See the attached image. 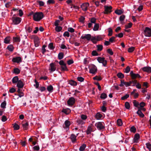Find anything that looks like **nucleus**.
<instances>
[{
    "instance_id": "nucleus-31",
    "label": "nucleus",
    "mask_w": 151,
    "mask_h": 151,
    "mask_svg": "<svg viewBox=\"0 0 151 151\" xmlns=\"http://www.w3.org/2000/svg\"><path fill=\"white\" fill-rule=\"evenodd\" d=\"M62 112L65 113L66 114H68L70 112V110L69 109H63L62 111Z\"/></svg>"
},
{
    "instance_id": "nucleus-40",
    "label": "nucleus",
    "mask_w": 151,
    "mask_h": 151,
    "mask_svg": "<svg viewBox=\"0 0 151 151\" xmlns=\"http://www.w3.org/2000/svg\"><path fill=\"white\" fill-rule=\"evenodd\" d=\"M117 124L119 126H121L122 124V120L120 119H119L117 120Z\"/></svg>"
},
{
    "instance_id": "nucleus-13",
    "label": "nucleus",
    "mask_w": 151,
    "mask_h": 151,
    "mask_svg": "<svg viewBox=\"0 0 151 151\" xmlns=\"http://www.w3.org/2000/svg\"><path fill=\"white\" fill-rule=\"evenodd\" d=\"M56 69L55 64L53 63H51L50 65L49 70L51 72L55 71Z\"/></svg>"
},
{
    "instance_id": "nucleus-27",
    "label": "nucleus",
    "mask_w": 151,
    "mask_h": 151,
    "mask_svg": "<svg viewBox=\"0 0 151 151\" xmlns=\"http://www.w3.org/2000/svg\"><path fill=\"white\" fill-rule=\"evenodd\" d=\"M10 41V37H8L5 38L4 40V42L6 44H9V43Z\"/></svg>"
},
{
    "instance_id": "nucleus-6",
    "label": "nucleus",
    "mask_w": 151,
    "mask_h": 151,
    "mask_svg": "<svg viewBox=\"0 0 151 151\" xmlns=\"http://www.w3.org/2000/svg\"><path fill=\"white\" fill-rule=\"evenodd\" d=\"M104 13L105 14H108L111 13L112 11V7L111 6H104Z\"/></svg>"
},
{
    "instance_id": "nucleus-59",
    "label": "nucleus",
    "mask_w": 151,
    "mask_h": 151,
    "mask_svg": "<svg viewBox=\"0 0 151 151\" xmlns=\"http://www.w3.org/2000/svg\"><path fill=\"white\" fill-rule=\"evenodd\" d=\"M132 23H129L128 25L125 26V28L128 29L131 28L132 25Z\"/></svg>"
},
{
    "instance_id": "nucleus-35",
    "label": "nucleus",
    "mask_w": 151,
    "mask_h": 151,
    "mask_svg": "<svg viewBox=\"0 0 151 151\" xmlns=\"http://www.w3.org/2000/svg\"><path fill=\"white\" fill-rule=\"evenodd\" d=\"M107 96L106 93H102L100 96V98L102 99H104L106 98Z\"/></svg>"
},
{
    "instance_id": "nucleus-32",
    "label": "nucleus",
    "mask_w": 151,
    "mask_h": 151,
    "mask_svg": "<svg viewBox=\"0 0 151 151\" xmlns=\"http://www.w3.org/2000/svg\"><path fill=\"white\" fill-rule=\"evenodd\" d=\"M132 79H134L136 78H139L140 77V75L137 74H134L132 76Z\"/></svg>"
},
{
    "instance_id": "nucleus-5",
    "label": "nucleus",
    "mask_w": 151,
    "mask_h": 151,
    "mask_svg": "<svg viewBox=\"0 0 151 151\" xmlns=\"http://www.w3.org/2000/svg\"><path fill=\"white\" fill-rule=\"evenodd\" d=\"M97 60L99 63H102L104 66H106L107 64V61L105 60L104 58L99 57L98 58Z\"/></svg>"
},
{
    "instance_id": "nucleus-17",
    "label": "nucleus",
    "mask_w": 151,
    "mask_h": 151,
    "mask_svg": "<svg viewBox=\"0 0 151 151\" xmlns=\"http://www.w3.org/2000/svg\"><path fill=\"white\" fill-rule=\"evenodd\" d=\"M21 58L20 57H16L12 59V61L15 63H19L21 61Z\"/></svg>"
},
{
    "instance_id": "nucleus-34",
    "label": "nucleus",
    "mask_w": 151,
    "mask_h": 151,
    "mask_svg": "<svg viewBox=\"0 0 151 151\" xmlns=\"http://www.w3.org/2000/svg\"><path fill=\"white\" fill-rule=\"evenodd\" d=\"M7 49L10 51L12 52L13 50L14 47L12 45H10L8 46Z\"/></svg>"
},
{
    "instance_id": "nucleus-19",
    "label": "nucleus",
    "mask_w": 151,
    "mask_h": 151,
    "mask_svg": "<svg viewBox=\"0 0 151 151\" xmlns=\"http://www.w3.org/2000/svg\"><path fill=\"white\" fill-rule=\"evenodd\" d=\"M139 138V134H136L134 136V142H135L137 143L138 142V140Z\"/></svg>"
},
{
    "instance_id": "nucleus-58",
    "label": "nucleus",
    "mask_w": 151,
    "mask_h": 151,
    "mask_svg": "<svg viewBox=\"0 0 151 151\" xmlns=\"http://www.w3.org/2000/svg\"><path fill=\"white\" fill-rule=\"evenodd\" d=\"M130 130L131 132L134 133L136 131V129L134 127L132 126L130 128Z\"/></svg>"
},
{
    "instance_id": "nucleus-2",
    "label": "nucleus",
    "mask_w": 151,
    "mask_h": 151,
    "mask_svg": "<svg viewBox=\"0 0 151 151\" xmlns=\"http://www.w3.org/2000/svg\"><path fill=\"white\" fill-rule=\"evenodd\" d=\"M13 15L12 18V24L14 25H17L19 24L21 22V19L19 17H16Z\"/></svg>"
},
{
    "instance_id": "nucleus-28",
    "label": "nucleus",
    "mask_w": 151,
    "mask_h": 151,
    "mask_svg": "<svg viewBox=\"0 0 151 151\" xmlns=\"http://www.w3.org/2000/svg\"><path fill=\"white\" fill-rule=\"evenodd\" d=\"M86 145L85 144H83L80 147L79 150L80 151H83L85 149L86 147Z\"/></svg>"
},
{
    "instance_id": "nucleus-52",
    "label": "nucleus",
    "mask_w": 151,
    "mask_h": 151,
    "mask_svg": "<svg viewBox=\"0 0 151 151\" xmlns=\"http://www.w3.org/2000/svg\"><path fill=\"white\" fill-rule=\"evenodd\" d=\"M133 103L134 105L136 107H138L139 105V103L135 100L134 101Z\"/></svg>"
},
{
    "instance_id": "nucleus-18",
    "label": "nucleus",
    "mask_w": 151,
    "mask_h": 151,
    "mask_svg": "<svg viewBox=\"0 0 151 151\" xmlns=\"http://www.w3.org/2000/svg\"><path fill=\"white\" fill-rule=\"evenodd\" d=\"M93 131L92 127L91 126H88L86 131V133L88 134H90L91 132Z\"/></svg>"
},
{
    "instance_id": "nucleus-25",
    "label": "nucleus",
    "mask_w": 151,
    "mask_h": 151,
    "mask_svg": "<svg viewBox=\"0 0 151 151\" xmlns=\"http://www.w3.org/2000/svg\"><path fill=\"white\" fill-rule=\"evenodd\" d=\"M99 24L95 23L93 29L94 31H97L99 30Z\"/></svg>"
},
{
    "instance_id": "nucleus-29",
    "label": "nucleus",
    "mask_w": 151,
    "mask_h": 151,
    "mask_svg": "<svg viewBox=\"0 0 151 151\" xmlns=\"http://www.w3.org/2000/svg\"><path fill=\"white\" fill-rule=\"evenodd\" d=\"M61 68L62 70L65 71V70H68V69L66 66V64H65L63 65H62L61 66Z\"/></svg>"
},
{
    "instance_id": "nucleus-53",
    "label": "nucleus",
    "mask_w": 151,
    "mask_h": 151,
    "mask_svg": "<svg viewBox=\"0 0 151 151\" xmlns=\"http://www.w3.org/2000/svg\"><path fill=\"white\" fill-rule=\"evenodd\" d=\"M48 47L50 49L53 50L54 49V47L52 43H50L49 44L48 46Z\"/></svg>"
},
{
    "instance_id": "nucleus-4",
    "label": "nucleus",
    "mask_w": 151,
    "mask_h": 151,
    "mask_svg": "<svg viewBox=\"0 0 151 151\" xmlns=\"http://www.w3.org/2000/svg\"><path fill=\"white\" fill-rule=\"evenodd\" d=\"M144 35L146 37H151V29L149 27H146L144 30Z\"/></svg>"
},
{
    "instance_id": "nucleus-64",
    "label": "nucleus",
    "mask_w": 151,
    "mask_h": 151,
    "mask_svg": "<svg viewBox=\"0 0 151 151\" xmlns=\"http://www.w3.org/2000/svg\"><path fill=\"white\" fill-rule=\"evenodd\" d=\"M33 149L34 150L38 151L40 149V147L38 145H36L34 147Z\"/></svg>"
},
{
    "instance_id": "nucleus-23",
    "label": "nucleus",
    "mask_w": 151,
    "mask_h": 151,
    "mask_svg": "<svg viewBox=\"0 0 151 151\" xmlns=\"http://www.w3.org/2000/svg\"><path fill=\"white\" fill-rule=\"evenodd\" d=\"M13 42H18L20 41V39L19 37H13Z\"/></svg>"
},
{
    "instance_id": "nucleus-45",
    "label": "nucleus",
    "mask_w": 151,
    "mask_h": 151,
    "mask_svg": "<svg viewBox=\"0 0 151 151\" xmlns=\"http://www.w3.org/2000/svg\"><path fill=\"white\" fill-rule=\"evenodd\" d=\"M14 129L15 130H17L19 129V126L17 124H15L14 126Z\"/></svg>"
},
{
    "instance_id": "nucleus-49",
    "label": "nucleus",
    "mask_w": 151,
    "mask_h": 151,
    "mask_svg": "<svg viewBox=\"0 0 151 151\" xmlns=\"http://www.w3.org/2000/svg\"><path fill=\"white\" fill-rule=\"evenodd\" d=\"M129 97V95L128 94H126L124 96L122 97L121 98V99L122 100H124L125 99H127Z\"/></svg>"
},
{
    "instance_id": "nucleus-51",
    "label": "nucleus",
    "mask_w": 151,
    "mask_h": 151,
    "mask_svg": "<svg viewBox=\"0 0 151 151\" xmlns=\"http://www.w3.org/2000/svg\"><path fill=\"white\" fill-rule=\"evenodd\" d=\"M131 82V85L133 84L132 86H134L135 84L137 83V81L135 80H134L132 81H130Z\"/></svg>"
},
{
    "instance_id": "nucleus-48",
    "label": "nucleus",
    "mask_w": 151,
    "mask_h": 151,
    "mask_svg": "<svg viewBox=\"0 0 151 151\" xmlns=\"http://www.w3.org/2000/svg\"><path fill=\"white\" fill-rule=\"evenodd\" d=\"M125 16L124 15H122L120 17L119 20L122 22L125 19Z\"/></svg>"
},
{
    "instance_id": "nucleus-36",
    "label": "nucleus",
    "mask_w": 151,
    "mask_h": 151,
    "mask_svg": "<svg viewBox=\"0 0 151 151\" xmlns=\"http://www.w3.org/2000/svg\"><path fill=\"white\" fill-rule=\"evenodd\" d=\"M117 75L118 77L120 78H122L124 77V75L121 73H118Z\"/></svg>"
},
{
    "instance_id": "nucleus-63",
    "label": "nucleus",
    "mask_w": 151,
    "mask_h": 151,
    "mask_svg": "<svg viewBox=\"0 0 151 151\" xmlns=\"http://www.w3.org/2000/svg\"><path fill=\"white\" fill-rule=\"evenodd\" d=\"M77 79L80 82H82L84 80V78L81 77H78Z\"/></svg>"
},
{
    "instance_id": "nucleus-46",
    "label": "nucleus",
    "mask_w": 151,
    "mask_h": 151,
    "mask_svg": "<svg viewBox=\"0 0 151 151\" xmlns=\"http://www.w3.org/2000/svg\"><path fill=\"white\" fill-rule=\"evenodd\" d=\"M77 122L79 124H82L84 123L83 121L81 119H78L77 120Z\"/></svg>"
},
{
    "instance_id": "nucleus-47",
    "label": "nucleus",
    "mask_w": 151,
    "mask_h": 151,
    "mask_svg": "<svg viewBox=\"0 0 151 151\" xmlns=\"http://www.w3.org/2000/svg\"><path fill=\"white\" fill-rule=\"evenodd\" d=\"M134 47H131L129 48L128 49V51L129 52H132L134 51Z\"/></svg>"
},
{
    "instance_id": "nucleus-43",
    "label": "nucleus",
    "mask_w": 151,
    "mask_h": 151,
    "mask_svg": "<svg viewBox=\"0 0 151 151\" xmlns=\"http://www.w3.org/2000/svg\"><path fill=\"white\" fill-rule=\"evenodd\" d=\"M130 67L129 66H127L125 69L124 72L126 73H128L130 71Z\"/></svg>"
},
{
    "instance_id": "nucleus-16",
    "label": "nucleus",
    "mask_w": 151,
    "mask_h": 151,
    "mask_svg": "<svg viewBox=\"0 0 151 151\" xmlns=\"http://www.w3.org/2000/svg\"><path fill=\"white\" fill-rule=\"evenodd\" d=\"M78 134H77V136H76L74 134H72L70 137V139L73 143H75L76 141V137L77 136H78Z\"/></svg>"
},
{
    "instance_id": "nucleus-20",
    "label": "nucleus",
    "mask_w": 151,
    "mask_h": 151,
    "mask_svg": "<svg viewBox=\"0 0 151 151\" xmlns=\"http://www.w3.org/2000/svg\"><path fill=\"white\" fill-rule=\"evenodd\" d=\"M34 42L35 43V47H37L39 46V42L38 38H36L34 39Z\"/></svg>"
},
{
    "instance_id": "nucleus-11",
    "label": "nucleus",
    "mask_w": 151,
    "mask_h": 151,
    "mask_svg": "<svg viewBox=\"0 0 151 151\" xmlns=\"http://www.w3.org/2000/svg\"><path fill=\"white\" fill-rule=\"evenodd\" d=\"M70 124V122L68 120H66L65 121L64 124L63 125V127L66 130H68L69 129V127Z\"/></svg>"
},
{
    "instance_id": "nucleus-60",
    "label": "nucleus",
    "mask_w": 151,
    "mask_h": 151,
    "mask_svg": "<svg viewBox=\"0 0 151 151\" xmlns=\"http://www.w3.org/2000/svg\"><path fill=\"white\" fill-rule=\"evenodd\" d=\"M147 147L149 149V151H151V144L149 143L146 144Z\"/></svg>"
},
{
    "instance_id": "nucleus-1",
    "label": "nucleus",
    "mask_w": 151,
    "mask_h": 151,
    "mask_svg": "<svg viewBox=\"0 0 151 151\" xmlns=\"http://www.w3.org/2000/svg\"><path fill=\"white\" fill-rule=\"evenodd\" d=\"M32 15L33 19L35 21L38 22L43 17V14L42 12H36L34 13L31 12L29 14V15Z\"/></svg>"
},
{
    "instance_id": "nucleus-37",
    "label": "nucleus",
    "mask_w": 151,
    "mask_h": 151,
    "mask_svg": "<svg viewBox=\"0 0 151 151\" xmlns=\"http://www.w3.org/2000/svg\"><path fill=\"white\" fill-rule=\"evenodd\" d=\"M69 84L72 86H76L77 85V83L76 82L71 80L69 81Z\"/></svg>"
},
{
    "instance_id": "nucleus-42",
    "label": "nucleus",
    "mask_w": 151,
    "mask_h": 151,
    "mask_svg": "<svg viewBox=\"0 0 151 151\" xmlns=\"http://www.w3.org/2000/svg\"><path fill=\"white\" fill-rule=\"evenodd\" d=\"M125 107L127 109H129L130 107V104L128 102H126L125 104Z\"/></svg>"
},
{
    "instance_id": "nucleus-61",
    "label": "nucleus",
    "mask_w": 151,
    "mask_h": 151,
    "mask_svg": "<svg viewBox=\"0 0 151 151\" xmlns=\"http://www.w3.org/2000/svg\"><path fill=\"white\" fill-rule=\"evenodd\" d=\"M81 118L82 119L85 120L87 118V116L86 115L82 114L81 116Z\"/></svg>"
},
{
    "instance_id": "nucleus-24",
    "label": "nucleus",
    "mask_w": 151,
    "mask_h": 151,
    "mask_svg": "<svg viewBox=\"0 0 151 151\" xmlns=\"http://www.w3.org/2000/svg\"><path fill=\"white\" fill-rule=\"evenodd\" d=\"M137 113L141 117H143L144 116V115L139 109L138 111H137Z\"/></svg>"
},
{
    "instance_id": "nucleus-33",
    "label": "nucleus",
    "mask_w": 151,
    "mask_h": 151,
    "mask_svg": "<svg viewBox=\"0 0 151 151\" xmlns=\"http://www.w3.org/2000/svg\"><path fill=\"white\" fill-rule=\"evenodd\" d=\"M102 117V115L100 113H97L96 115V118L97 119H99Z\"/></svg>"
},
{
    "instance_id": "nucleus-55",
    "label": "nucleus",
    "mask_w": 151,
    "mask_h": 151,
    "mask_svg": "<svg viewBox=\"0 0 151 151\" xmlns=\"http://www.w3.org/2000/svg\"><path fill=\"white\" fill-rule=\"evenodd\" d=\"M6 103L5 101H4L1 103V106L2 108H6Z\"/></svg>"
},
{
    "instance_id": "nucleus-56",
    "label": "nucleus",
    "mask_w": 151,
    "mask_h": 151,
    "mask_svg": "<svg viewBox=\"0 0 151 151\" xmlns=\"http://www.w3.org/2000/svg\"><path fill=\"white\" fill-rule=\"evenodd\" d=\"M92 54L93 56H97L98 55V54L96 50L93 51L92 52Z\"/></svg>"
},
{
    "instance_id": "nucleus-57",
    "label": "nucleus",
    "mask_w": 151,
    "mask_h": 151,
    "mask_svg": "<svg viewBox=\"0 0 151 151\" xmlns=\"http://www.w3.org/2000/svg\"><path fill=\"white\" fill-rule=\"evenodd\" d=\"M37 2L40 6H43L44 4V3L42 1H38Z\"/></svg>"
},
{
    "instance_id": "nucleus-44",
    "label": "nucleus",
    "mask_w": 151,
    "mask_h": 151,
    "mask_svg": "<svg viewBox=\"0 0 151 151\" xmlns=\"http://www.w3.org/2000/svg\"><path fill=\"white\" fill-rule=\"evenodd\" d=\"M97 50L99 51H101L103 49V46L101 45H97Z\"/></svg>"
},
{
    "instance_id": "nucleus-15",
    "label": "nucleus",
    "mask_w": 151,
    "mask_h": 151,
    "mask_svg": "<svg viewBox=\"0 0 151 151\" xmlns=\"http://www.w3.org/2000/svg\"><path fill=\"white\" fill-rule=\"evenodd\" d=\"M144 72L150 73L151 72V68L149 67H145L142 68Z\"/></svg>"
},
{
    "instance_id": "nucleus-38",
    "label": "nucleus",
    "mask_w": 151,
    "mask_h": 151,
    "mask_svg": "<svg viewBox=\"0 0 151 151\" xmlns=\"http://www.w3.org/2000/svg\"><path fill=\"white\" fill-rule=\"evenodd\" d=\"M63 57V54L62 52H60L58 55V58L59 59H62Z\"/></svg>"
},
{
    "instance_id": "nucleus-21",
    "label": "nucleus",
    "mask_w": 151,
    "mask_h": 151,
    "mask_svg": "<svg viewBox=\"0 0 151 151\" xmlns=\"http://www.w3.org/2000/svg\"><path fill=\"white\" fill-rule=\"evenodd\" d=\"M19 80L18 76L14 77L12 79V81L13 83H17Z\"/></svg>"
},
{
    "instance_id": "nucleus-10",
    "label": "nucleus",
    "mask_w": 151,
    "mask_h": 151,
    "mask_svg": "<svg viewBox=\"0 0 151 151\" xmlns=\"http://www.w3.org/2000/svg\"><path fill=\"white\" fill-rule=\"evenodd\" d=\"M89 5L88 3H85L83 4L81 6L82 10L83 11H86L88 10V8Z\"/></svg>"
},
{
    "instance_id": "nucleus-22",
    "label": "nucleus",
    "mask_w": 151,
    "mask_h": 151,
    "mask_svg": "<svg viewBox=\"0 0 151 151\" xmlns=\"http://www.w3.org/2000/svg\"><path fill=\"white\" fill-rule=\"evenodd\" d=\"M22 126L24 129L27 130L28 128V123L27 122L25 123H23L22 124Z\"/></svg>"
},
{
    "instance_id": "nucleus-7",
    "label": "nucleus",
    "mask_w": 151,
    "mask_h": 151,
    "mask_svg": "<svg viewBox=\"0 0 151 151\" xmlns=\"http://www.w3.org/2000/svg\"><path fill=\"white\" fill-rule=\"evenodd\" d=\"M131 83L130 81L129 82H125L124 80H121V83L119 85V86L121 87H122L124 85L126 87H128L131 86Z\"/></svg>"
},
{
    "instance_id": "nucleus-8",
    "label": "nucleus",
    "mask_w": 151,
    "mask_h": 151,
    "mask_svg": "<svg viewBox=\"0 0 151 151\" xmlns=\"http://www.w3.org/2000/svg\"><path fill=\"white\" fill-rule=\"evenodd\" d=\"M104 123L99 122L96 123L95 124V126L97 127L98 129L101 130L104 128Z\"/></svg>"
},
{
    "instance_id": "nucleus-50",
    "label": "nucleus",
    "mask_w": 151,
    "mask_h": 151,
    "mask_svg": "<svg viewBox=\"0 0 151 151\" xmlns=\"http://www.w3.org/2000/svg\"><path fill=\"white\" fill-rule=\"evenodd\" d=\"M94 80H96L98 81H100L102 79V78L100 76H96L93 78Z\"/></svg>"
},
{
    "instance_id": "nucleus-12",
    "label": "nucleus",
    "mask_w": 151,
    "mask_h": 151,
    "mask_svg": "<svg viewBox=\"0 0 151 151\" xmlns=\"http://www.w3.org/2000/svg\"><path fill=\"white\" fill-rule=\"evenodd\" d=\"M75 100L73 97L70 98L67 101V103L69 105L72 106L75 103Z\"/></svg>"
},
{
    "instance_id": "nucleus-3",
    "label": "nucleus",
    "mask_w": 151,
    "mask_h": 151,
    "mask_svg": "<svg viewBox=\"0 0 151 151\" xmlns=\"http://www.w3.org/2000/svg\"><path fill=\"white\" fill-rule=\"evenodd\" d=\"M89 68L90 73L95 74L96 73L97 71V67L94 65H91L89 67Z\"/></svg>"
},
{
    "instance_id": "nucleus-26",
    "label": "nucleus",
    "mask_w": 151,
    "mask_h": 151,
    "mask_svg": "<svg viewBox=\"0 0 151 151\" xmlns=\"http://www.w3.org/2000/svg\"><path fill=\"white\" fill-rule=\"evenodd\" d=\"M47 89L49 92H52L53 90L52 86L51 85L48 86L47 87Z\"/></svg>"
},
{
    "instance_id": "nucleus-30",
    "label": "nucleus",
    "mask_w": 151,
    "mask_h": 151,
    "mask_svg": "<svg viewBox=\"0 0 151 151\" xmlns=\"http://www.w3.org/2000/svg\"><path fill=\"white\" fill-rule=\"evenodd\" d=\"M115 12L116 14L120 15L123 13V12L122 10H116L115 11Z\"/></svg>"
},
{
    "instance_id": "nucleus-9",
    "label": "nucleus",
    "mask_w": 151,
    "mask_h": 151,
    "mask_svg": "<svg viewBox=\"0 0 151 151\" xmlns=\"http://www.w3.org/2000/svg\"><path fill=\"white\" fill-rule=\"evenodd\" d=\"M91 35L90 34L83 35L81 37V39L84 40H86L88 41H90L91 39Z\"/></svg>"
},
{
    "instance_id": "nucleus-62",
    "label": "nucleus",
    "mask_w": 151,
    "mask_h": 151,
    "mask_svg": "<svg viewBox=\"0 0 151 151\" xmlns=\"http://www.w3.org/2000/svg\"><path fill=\"white\" fill-rule=\"evenodd\" d=\"M68 30L69 32H70L71 33L73 32H74V29L71 27L68 28Z\"/></svg>"
},
{
    "instance_id": "nucleus-54",
    "label": "nucleus",
    "mask_w": 151,
    "mask_h": 151,
    "mask_svg": "<svg viewBox=\"0 0 151 151\" xmlns=\"http://www.w3.org/2000/svg\"><path fill=\"white\" fill-rule=\"evenodd\" d=\"M20 72V70L18 68H15L14 69V72L17 74H19Z\"/></svg>"
},
{
    "instance_id": "nucleus-41",
    "label": "nucleus",
    "mask_w": 151,
    "mask_h": 151,
    "mask_svg": "<svg viewBox=\"0 0 151 151\" xmlns=\"http://www.w3.org/2000/svg\"><path fill=\"white\" fill-rule=\"evenodd\" d=\"M55 30L58 32H59L62 29V28L60 26H56L55 28Z\"/></svg>"
},
{
    "instance_id": "nucleus-39",
    "label": "nucleus",
    "mask_w": 151,
    "mask_h": 151,
    "mask_svg": "<svg viewBox=\"0 0 151 151\" xmlns=\"http://www.w3.org/2000/svg\"><path fill=\"white\" fill-rule=\"evenodd\" d=\"M90 40L92 41L93 43H95L96 42V37H91Z\"/></svg>"
},
{
    "instance_id": "nucleus-14",
    "label": "nucleus",
    "mask_w": 151,
    "mask_h": 151,
    "mask_svg": "<svg viewBox=\"0 0 151 151\" xmlns=\"http://www.w3.org/2000/svg\"><path fill=\"white\" fill-rule=\"evenodd\" d=\"M24 86V84L23 82L19 80L17 83V86L18 88H22Z\"/></svg>"
}]
</instances>
